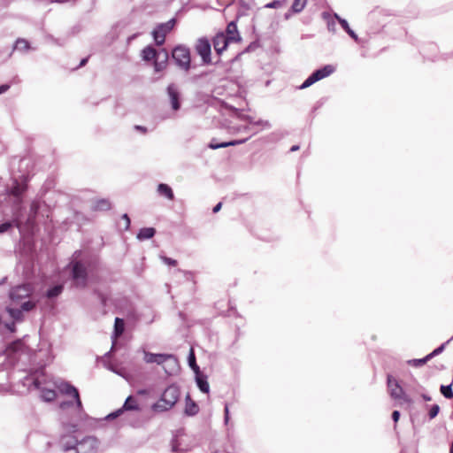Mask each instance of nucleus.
Listing matches in <instances>:
<instances>
[{
  "mask_svg": "<svg viewBox=\"0 0 453 453\" xmlns=\"http://www.w3.org/2000/svg\"><path fill=\"white\" fill-rule=\"evenodd\" d=\"M28 335L16 339L5 345L0 351V372H6V379H15V369L24 372L26 375L19 382L27 391L32 388L40 390V399L51 403L57 398L55 389L42 388L41 377L45 375V369L50 362L47 349L34 350L26 342Z\"/></svg>",
  "mask_w": 453,
  "mask_h": 453,
  "instance_id": "nucleus-1",
  "label": "nucleus"
},
{
  "mask_svg": "<svg viewBox=\"0 0 453 453\" xmlns=\"http://www.w3.org/2000/svg\"><path fill=\"white\" fill-rule=\"evenodd\" d=\"M140 56L142 61L152 65L155 73H162L168 67L170 58L185 73L196 67L192 65L191 50L184 44L175 45L170 52L165 48L156 49L152 44H148L141 50Z\"/></svg>",
  "mask_w": 453,
  "mask_h": 453,
  "instance_id": "nucleus-2",
  "label": "nucleus"
},
{
  "mask_svg": "<svg viewBox=\"0 0 453 453\" xmlns=\"http://www.w3.org/2000/svg\"><path fill=\"white\" fill-rule=\"evenodd\" d=\"M19 180L16 177L12 178L10 185L5 180L0 177V206H5L11 209L14 215L13 223L21 232L23 220L19 218L23 207V199L27 189V183L30 180L28 173H21Z\"/></svg>",
  "mask_w": 453,
  "mask_h": 453,
  "instance_id": "nucleus-3",
  "label": "nucleus"
},
{
  "mask_svg": "<svg viewBox=\"0 0 453 453\" xmlns=\"http://www.w3.org/2000/svg\"><path fill=\"white\" fill-rule=\"evenodd\" d=\"M59 423L61 429L66 432L77 433L81 423L92 419L87 413L85 417L78 418L79 411L75 406L74 399L65 400L59 403Z\"/></svg>",
  "mask_w": 453,
  "mask_h": 453,
  "instance_id": "nucleus-4",
  "label": "nucleus"
},
{
  "mask_svg": "<svg viewBox=\"0 0 453 453\" xmlns=\"http://www.w3.org/2000/svg\"><path fill=\"white\" fill-rule=\"evenodd\" d=\"M180 396V387L173 383L169 385L161 394L158 401L151 405V409L155 412H165L171 410Z\"/></svg>",
  "mask_w": 453,
  "mask_h": 453,
  "instance_id": "nucleus-5",
  "label": "nucleus"
},
{
  "mask_svg": "<svg viewBox=\"0 0 453 453\" xmlns=\"http://www.w3.org/2000/svg\"><path fill=\"white\" fill-rule=\"evenodd\" d=\"M218 106L223 115H228L229 117L236 118L240 120L246 121L251 126H262L263 127L268 129L271 128L272 127L271 123L268 120L258 119L255 121L253 117H251L250 115L242 113V111H244L243 109H240L233 105H230L229 104L223 100L218 101Z\"/></svg>",
  "mask_w": 453,
  "mask_h": 453,
  "instance_id": "nucleus-6",
  "label": "nucleus"
},
{
  "mask_svg": "<svg viewBox=\"0 0 453 453\" xmlns=\"http://www.w3.org/2000/svg\"><path fill=\"white\" fill-rule=\"evenodd\" d=\"M90 263L83 260H73L69 263L70 278L73 285L77 288H85L88 282V267Z\"/></svg>",
  "mask_w": 453,
  "mask_h": 453,
  "instance_id": "nucleus-7",
  "label": "nucleus"
},
{
  "mask_svg": "<svg viewBox=\"0 0 453 453\" xmlns=\"http://www.w3.org/2000/svg\"><path fill=\"white\" fill-rule=\"evenodd\" d=\"M55 386L61 395H68L74 399L75 406L79 411L78 418L85 417L86 411L81 399L79 389L67 380L58 381L55 383Z\"/></svg>",
  "mask_w": 453,
  "mask_h": 453,
  "instance_id": "nucleus-8",
  "label": "nucleus"
},
{
  "mask_svg": "<svg viewBox=\"0 0 453 453\" xmlns=\"http://www.w3.org/2000/svg\"><path fill=\"white\" fill-rule=\"evenodd\" d=\"M55 386L61 395H68L74 399L75 406L79 411L78 418L85 417L86 411L81 399L79 389L67 380L58 381L55 383Z\"/></svg>",
  "mask_w": 453,
  "mask_h": 453,
  "instance_id": "nucleus-9",
  "label": "nucleus"
},
{
  "mask_svg": "<svg viewBox=\"0 0 453 453\" xmlns=\"http://www.w3.org/2000/svg\"><path fill=\"white\" fill-rule=\"evenodd\" d=\"M176 24V19L172 18L166 22L157 24L153 30L151 31V35L153 38L154 44H152L156 49L164 48L163 45L165 42V36L169 34L174 27Z\"/></svg>",
  "mask_w": 453,
  "mask_h": 453,
  "instance_id": "nucleus-10",
  "label": "nucleus"
},
{
  "mask_svg": "<svg viewBox=\"0 0 453 453\" xmlns=\"http://www.w3.org/2000/svg\"><path fill=\"white\" fill-rule=\"evenodd\" d=\"M387 387L391 398L402 400L409 405L413 403V400L405 393L399 381L391 373H387Z\"/></svg>",
  "mask_w": 453,
  "mask_h": 453,
  "instance_id": "nucleus-11",
  "label": "nucleus"
},
{
  "mask_svg": "<svg viewBox=\"0 0 453 453\" xmlns=\"http://www.w3.org/2000/svg\"><path fill=\"white\" fill-rule=\"evenodd\" d=\"M211 45L212 42H211L206 36H202L196 40L194 49L196 53L201 58V65H209L212 64Z\"/></svg>",
  "mask_w": 453,
  "mask_h": 453,
  "instance_id": "nucleus-12",
  "label": "nucleus"
},
{
  "mask_svg": "<svg viewBox=\"0 0 453 453\" xmlns=\"http://www.w3.org/2000/svg\"><path fill=\"white\" fill-rule=\"evenodd\" d=\"M165 92L169 99L171 109L173 111H180L182 105L183 98L178 86L172 82L166 87Z\"/></svg>",
  "mask_w": 453,
  "mask_h": 453,
  "instance_id": "nucleus-13",
  "label": "nucleus"
},
{
  "mask_svg": "<svg viewBox=\"0 0 453 453\" xmlns=\"http://www.w3.org/2000/svg\"><path fill=\"white\" fill-rule=\"evenodd\" d=\"M100 441L96 436H85L80 440L76 453H96Z\"/></svg>",
  "mask_w": 453,
  "mask_h": 453,
  "instance_id": "nucleus-14",
  "label": "nucleus"
},
{
  "mask_svg": "<svg viewBox=\"0 0 453 453\" xmlns=\"http://www.w3.org/2000/svg\"><path fill=\"white\" fill-rule=\"evenodd\" d=\"M212 45L216 54L219 56L218 61L214 65H218L220 62V57L224 51H226L230 43H233L229 40L226 39L222 31H219L211 39Z\"/></svg>",
  "mask_w": 453,
  "mask_h": 453,
  "instance_id": "nucleus-15",
  "label": "nucleus"
},
{
  "mask_svg": "<svg viewBox=\"0 0 453 453\" xmlns=\"http://www.w3.org/2000/svg\"><path fill=\"white\" fill-rule=\"evenodd\" d=\"M74 434L75 433H68L63 430V434L59 436V445L63 451L67 452L73 449L76 451L80 440L74 436Z\"/></svg>",
  "mask_w": 453,
  "mask_h": 453,
  "instance_id": "nucleus-16",
  "label": "nucleus"
},
{
  "mask_svg": "<svg viewBox=\"0 0 453 453\" xmlns=\"http://www.w3.org/2000/svg\"><path fill=\"white\" fill-rule=\"evenodd\" d=\"M42 206H46V203L40 199H35L32 201L29 213L26 219V224L31 228L35 226L36 218L38 217Z\"/></svg>",
  "mask_w": 453,
  "mask_h": 453,
  "instance_id": "nucleus-17",
  "label": "nucleus"
},
{
  "mask_svg": "<svg viewBox=\"0 0 453 453\" xmlns=\"http://www.w3.org/2000/svg\"><path fill=\"white\" fill-rule=\"evenodd\" d=\"M241 15L242 14L239 13L235 19L231 20L227 24L225 31H222L224 36H226V39L229 40L232 42L238 43V42H242V36H241L238 27H237V21Z\"/></svg>",
  "mask_w": 453,
  "mask_h": 453,
  "instance_id": "nucleus-18",
  "label": "nucleus"
},
{
  "mask_svg": "<svg viewBox=\"0 0 453 453\" xmlns=\"http://www.w3.org/2000/svg\"><path fill=\"white\" fill-rule=\"evenodd\" d=\"M30 292V287L27 284H20L12 287L9 291V298L11 301H19L26 298Z\"/></svg>",
  "mask_w": 453,
  "mask_h": 453,
  "instance_id": "nucleus-19",
  "label": "nucleus"
},
{
  "mask_svg": "<svg viewBox=\"0 0 453 453\" xmlns=\"http://www.w3.org/2000/svg\"><path fill=\"white\" fill-rule=\"evenodd\" d=\"M167 358H173V354L144 352V361L147 364L164 365Z\"/></svg>",
  "mask_w": 453,
  "mask_h": 453,
  "instance_id": "nucleus-20",
  "label": "nucleus"
},
{
  "mask_svg": "<svg viewBox=\"0 0 453 453\" xmlns=\"http://www.w3.org/2000/svg\"><path fill=\"white\" fill-rule=\"evenodd\" d=\"M195 374V381L198 389L204 394H209L210 385L208 382V376L202 371L196 372Z\"/></svg>",
  "mask_w": 453,
  "mask_h": 453,
  "instance_id": "nucleus-21",
  "label": "nucleus"
},
{
  "mask_svg": "<svg viewBox=\"0 0 453 453\" xmlns=\"http://www.w3.org/2000/svg\"><path fill=\"white\" fill-rule=\"evenodd\" d=\"M199 410L197 403L195 402L188 393L185 396L184 415L187 417H194L199 412Z\"/></svg>",
  "mask_w": 453,
  "mask_h": 453,
  "instance_id": "nucleus-22",
  "label": "nucleus"
},
{
  "mask_svg": "<svg viewBox=\"0 0 453 453\" xmlns=\"http://www.w3.org/2000/svg\"><path fill=\"white\" fill-rule=\"evenodd\" d=\"M334 18L338 20L342 28L348 34V35L353 39L356 42H359V37L357 33L349 27L347 19L340 17L337 13H334Z\"/></svg>",
  "mask_w": 453,
  "mask_h": 453,
  "instance_id": "nucleus-23",
  "label": "nucleus"
},
{
  "mask_svg": "<svg viewBox=\"0 0 453 453\" xmlns=\"http://www.w3.org/2000/svg\"><path fill=\"white\" fill-rule=\"evenodd\" d=\"M111 209V203L107 198H99L93 201L91 210L94 211H107Z\"/></svg>",
  "mask_w": 453,
  "mask_h": 453,
  "instance_id": "nucleus-24",
  "label": "nucleus"
},
{
  "mask_svg": "<svg viewBox=\"0 0 453 453\" xmlns=\"http://www.w3.org/2000/svg\"><path fill=\"white\" fill-rule=\"evenodd\" d=\"M157 230L153 226H144L139 229L136 239L140 242L147 241L155 236Z\"/></svg>",
  "mask_w": 453,
  "mask_h": 453,
  "instance_id": "nucleus-25",
  "label": "nucleus"
},
{
  "mask_svg": "<svg viewBox=\"0 0 453 453\" xmlns=\"http://www.w3.org/2000/svg\"><path fill=\"white\" fill-rule=\"evenodd\" d=\"M164 365V370L167 375H173L177 372L180 369L178 358L173 354V358H167Z\"/></svg>",
  "mask_w": 453,
  "mask_h": 453,
  "instance_id": "nucleus-26",
  "label": "nucleus"
},
{
  "mask_svg": "<svg viewBox=\"0 0 453 453\" xmlns=\"http://www.w3.org/2000/svg\"><path fill=\"white\" fill-rule=\"evenodd\" d=\"M334 71L335 67L333 65H325L314 70L312 73H314L318 81H320L330 76L333 73H334Z\"/></svg>",
  "mask_w": 453,
  "mask_h": 453,
  "instance_id": "nucleus-27",
  "label": "nucleus"
},
{
  "mask_svg": "<svg viewBox=\"0 0 453 453\" xmlns=\"http://www.w3.org/2000/svg\"><path fill=\"white\" fill-rule=\"evenodd\" d=\"M157 192L160 196L165 197L168 200L174 199V193L170 185L166 183H159L157 188Z\"/></svg>",
  "mask_w": 453,
  "mask_h": 453,
  "instance_id": "nucleus-28",
  "label": "nucleus"
},
{
  "mask_svg": "<svg viewBox=\"0 0 453 453\" xmlns=\"http://www.w3.org/2000/svg\"><path fill=\"white\" fill-rule=\"evenodd\" d=\"M4 310L6 313L9 315L10 319L14 322L21 323L25 319V315L21 313L19 308L12 307L11 305H6Z\"/></svg>",
  "mask_w": 453,
  "mask_h": 453,
  "instance_id": "nucleus-29",
  "label": "nucleus"
},
{
  "mask_svg": "<svg viewBox=\"0 0 453 453\" xmlns=\"http://www.w3.org/2000/svg\"><path fill=\"white\" fill-rule=\"evenodd\" d=\"M123 410H125L126 411H141V406L139 405L138 402H137V399L130 395H128L124 403H123Z\"/></svg>",
  "mask_w": 453,
  "mask_h": 453,
  "instance_id": "nucleus-30",
  "label": "nucleus"
},
{
  "mask_svg": "<svg viewBox=\"0 0 453 453\" xmlns=\"http://www.w3.org/2000/svg\"><path fill=\"white\" fill-rule=\"evenodd\" d=\"M125 325L126 324H125L124 319L116 317L115 320H114V326H113V331L111 333V338H117V337L120 336L124 333Z\"/></svg>",
  "mask_w": 453,
  "mask_h": 453,
  "instance_id": "nucleus-31",
  "label": "nucleus"
},
{
  "mask_svg": "<svg viewBox=\"0 0 453 453\" xmlns=\"http://www.w3.org/2000/svg\"><path fill=\"white\" fill-rule=\"evenodd\" d=\"M31 43L28 40L24 38H18L12 47V50H19L20 52H27L31 50Z\"/></svg>",
  "mask_w": 453,
  "mask_h": 453,
  "instance_id": "nucleus-32",
  "label": "nucleus"
},
{
  "mask_svg": "<svg viewBox=\"0 0 453 453\" xmlns=\"http://www.w3.org/2000/svg\"><path fill=\"white\" fill-rule=\"evenodd\" d=\"M63 290L64 287L61 284L51 285L47 288L45 296L50 299H54L59 296Z\"/></svg>",
  "mask_w": 453,
  "mask_h": 453,
  "instance_id": "nucleus-33",
  "label": "nucleus"
},
{
  "mask_svg": "<svg viewBox=\"0 0 453 453\" xmlns=\"http://www.w3.org/2000/svg\"><path fill=\"white\" fill-rule=\"evenodd\" d=\"M188 365L194 373L201 371L199 365L196 363V357L193 349H189V353L188 355Z\"/></svg>",
  "mask_w": 453,
  "mask_h": 453,
  "instance_id": "nucleus-34",
  "label": "nucleus"
},
{
  "mask_svg": "<svg viewBox=\"0 0 453 453\" xmlns=\"http://www.w3.org/2000/svg\"><path fill=\"white\" fill-rule=\"evenodd\" d=\"M453 340V336L450 337L448 341H446L445 342L441 343V345H439L438 347H436L433 351H431L429 354H427L426 356L428 357L429 360H431L432 358L437 357L438 355L441 354L446 346Z\"/></svg>",
  "mask_w": 453,
  "mask_h": 453,
  "instance_id": "nucleus-35",
  "label": "nucleus"
},
{
  "mask_svg": "<svg viewBox=\"0 0 453 453\" xmlns=\"http://www.w3.org/2000/svg\"><path fill=\"white\" fill-rule=\"evenodd\" d=\"M124 412H126V411L123 410V406H121L120 408L107 414L102 420H106V421L114 420L115 418L120 417ZM92 420L100 421L101 419H96V418H92Z\"/></svg>",
  "mask_w": 453,
  "mask_h": 453,
  "instance_id": "nucleus-36",
  "label": "nucleus"
},
{
  "mask_svg": "<svg viewBox=\"0 0 453 453\" xmlns=\"http://www.w3.org/2000/svg\"><path fill=\"white\" fill-rule=\"evenodd\" d=\"M453 381L448 385H441L440 392L446 399H453Z\"/></svg>",
  "mask_w": 453,
  "mask_h": 453,
  "instance_id": "nucleus-37",
  "label": "nucleus"
},
{
  "mask_svg": "<svg viewBox=\"0 0 453 453\" xmlns=\"http://www.w3.org/2000/svg\"><path fill=\"white\" fill-rule=\"evenodd\" d=\"M306 2L307 0H294L289 9V12L293 13L301 12L304 9Z\"/></svg>",
  "mask_w": 453,
  "mask_h": 453,
  "instance_id": "nucleus-38",
  "label": "nucleus"
},
{
  "mask_svg": "<svg viewBox=\"0 0 453 453\" xmlns=\"http://www.w3.org/2000/svg\"><path fill=\"white\" fill-rule=\"evenodd\" d=\"M93 295L95 296H96V298L98 299V301L103 308H105L107 306L108 301H109L108 295H105L104 293H103L102 291H100L97 288L93 290Z\"/></svg>",
  "mask_w": 453,
  "mask_h": 453,
  "instance_id": "nucleus-39",
  "label": "nucleus"
},
{
  "mask_svg": "<svg viewBox=\"0 0 453 453\" xmlns=\"http://www.w3.org/2000/svg\"><path fill=\"white\" fill-rule=\"evenodd\" d=\"M17 324H18V322H14L13 320H11V321H3L2 320V324H1L2 330L4 332H8L10 334H13L17 331V326H16Z\"/></svg>",
  "mask_w": 453,
  "mask_h": 453,
  "instance_id": "nucleus-40",
  "label": "nucleus"
},
{
  "mask_svg": "<svg viewBox=\"0 0 453 453\" xmlns=\"http://www.w3.org/2000/svg\"><path fill=\"white\" fill-rule=\"evenodd\" d=\"M36 306L35 302L32 300H27L21 303V304L19 307V310L21 311V313L24 315L25 312L30 311L33 309H35Z\"/></svg>",
  "mask_w": 453,
  "mask_h": 453,
  "instance_id": "nucleus-41",
  "label": "nucleus"
},
{
  "mask_svg": "<svg viewBox=\"0 0 453 453\" xmlns=\"http://www.w3.org/2000/svg\"><path fill=\"white\" fill-rule=\"evenodd\" d=\"M428 361H430L428 357L425 356L422 358L409 359L407 361V365L413 366V367H420V366H423L424 365H426Z\"/></svg>",
  "mask_w": 453,
  "mask_h": 453,
  "instance_id": "nucleus-42",
  "label": "nucleus"
},
{
  "mask_svg": "<svg viewBox=\"0 0 453 453\" xmlns=\"http://www.w3.org/2000/svg\"><path fill=\"white\" fill-rule=\"evenodd\" d=\"M318 81V79L316 78V76L314 75L313 73H311L304 81L298 87L299 89H305L309 87H311V85H313L314 83H316Z\"/></svg>",
  "mask_w": 453,
  "mask_h": 453,
  "instance_id": "nucleus-43",
  "label": "nucleus"
},
{
  "mask_svg": "<svg viewBox=\"0 0 453 453\" xmlns=\"http://www.w3.org/2000/svg\"><path fill=\"white\" fill-rule=\"evenodd\" d=\"M440 410H441L440 406L436 403L430 405L428 412H427L428 418L430 420L435 418L437 417V415L439 414Z\"/></svg>",
  "mask_w": 453,
  "mask_h": 453,
  "instance_id": "nucleus-44",
  "label": "nucleus"
},
{
  "mask_svg": "<svg viewBox=\"0 0 453 453\" xmlns=\"http://www.w3.org/2000/svg\"><path fill=\"white\" fill-rule=\"evenodd\" d=\"M257 134V131H253L252 134H250L248 137L246 138H242V139H233V140H229L227 141L228 142V147H231V146H237V145H241V144H243L245 143L247 141H249V139L253 135Z\"/></svg>",
  "mask_w": 453,
  "mask_h": 453,
  "instance_id": "nucleus-45",
  "label": "nucleus"
},
{
  "mask_svg": "<svg viewBox=\"0 0 453 453\" xmlns=\"http://www.w3.org/2000/svg\"><path fill=\"white\" fill-rule=\"evenodd\" d=\"M122 343L117 341V338H111V349L104 354L105 357H109L112 352L117 351L119 348H121Z\"/></svg>",
  "mask_w": 453,
  "mask_h": 453,
  "instance_id": "nucleus-46",
  "label": "nucleus"
},
{
  "mask_svg": "<svg viewBox=\"0 0 453 453\" xmlns=\"http://www.w3.org/2000/svg\"><path fill=\"white\" fill-rule=\"evenodd\" d=\"M283 4V0H273L270 3L266 4L265 7L269 9H278L280 8Z\"/></svg>",
  "mask_w": 453,
  "mask_h": 453,
  "instance_id": "nucleus-47",
  "label": "nucleus"
},
{
  "mask_svg": "<svg viewBox=\"0 0 453 453\" xmlns=\"http://www.w3.org/2000/svg\"><path fill=\"white\" fill-rule=\"evenodd\" d=\"M212 73V71H203L201 72L200 73L198 74H195L191 77V81L193 82H196L200 80H203L204 79L205 77H207L208 75H210L211 73Z\"/></svg>",
  "mask_w": 453,
  "mask_h": 453,
  "instance_id": "nucleus-48",
  "label": "nucleus"
},
{
  "mask_svg": "<svg viewBox=\"0 0 453 453\" xmlns=\"http://www.w3.org/2000/svg\"><path fill=\"white\" fill-rule=\"evenodd\" d=\"M258 47H259V42L257 40L253 41L247 47H245L243 50H242V53H244V54L250 53V52L255 50Z\"/></svg>",
  "mask_w": 453,
  "mask_h": 453,
  "instance_id": "nucleus-49",
  "label": "nucleus"
},
{
  "mask_svg": "<svg viewBox=\"0 0 453 453\" xmlns=\"http://www.w3.org/2000/svg\"><path fill=\"white\" fill-rule=\"evenodd\" d=\"M121 220L124 221V226L122 228L123 231H128L131 226V219L127 213H124L121 216Z\"/></svg>",
  "mask_w": 453,
  "mask_h": 453,
  "instance_id": "nucleus-50",
  "label": "nucleus"
},
{
  "mask_svg": "<svg viewBox=\"0 0 453 453\" xmlns=\"http://www.w3.org/2000/svg\"><path fill=\"white\" fill-rule=\"evenodd\" d=\"M160 258L164 264H165L169 266H176L178 264L176 259L166 257V256H160Z\"/></svg>",
  "mask_w": 453,
  "mask_h": 453,
  "instance_id": "nucleus-51",
  "label": "nucleus"
},
{
  "mask_svg": "<svg viewBox=\"0 0 453 453\" xmlns=\"http://www.w3.org/2000/svg\"><path fill=\"white\" fill-rule=\"evenodd\" d=\"M449 59H453V51L449 52V53H442L439 57L431 58L432 61L449 60Z\"/></svg>",
  "mask_w": 453,
  "mask_h": 453,
  "instance_id": "nucleus-52",
  "label": "nucleus"
},
{
  "mask_svg": "<svg viewBox=\"0 0 453 453\" xmlns=\"http://www.w3.org/2000/svg\"><path fill=\"white\" fill-rule=\"evenodd\" d=\"M12 226V223L8 220L0 223V234L6 233Z\"/></svg>",
  "mask_w": 453,
  "mask_h": 453,
  "instance_id": "nucleus-53",
  "label": "nucleus"
},
{
  "mask_svg": "<svg viewBox=\"0 0 453 453\" xmlns=\"http://www.w3.org/2000/svg\"><path fill=\"white\" fill-rule=\"evenodd\" d=\"M230 420V411H229V405L227 403H225L224 404V424L227 425Z\"/></svg>",
  "mask_w": 453,
  "mask_h": 453,
  "instance_id": "nucleus-54",
  "label": "nucleus"
},
{
  "mask_svg": "<svg viewBox=\"0 0 453 453\" xmlns=\"http://www.w3.org/2000/svg\"><path fill=\"white\" fill-rule=\"evenodd\" d=\"M172 452L177 453L180 451V443L176 437H173L171 441Z\"/></svg>",
  "mask_w": 453,
  "mask_h": 453,
  "instance_id": "nucleus-55",
  "label": "nucleus"
},
{
  "mask_svg": "<svg viewBox=\"0 0 453 453\" xmlns=\"http://www.w3.org/2000/svg\"><path fill=\"white\" fill-rule=\"evenodd\" d=\"M324 104V99H320L315 104L314 106L312 107L311 111V115H312V118H314V114L315 112L320 109Z\"/></svg>",
  "mask_w": 453,
  "mask_h": 453,
  "instance_id": "nucleus-56",
  "label": "nucleus"
},
{
  "mask_svg": "<svg viewBox=\"0 0 453 453\" xmlns=\"http://www.w3.org/2000/svg\"><path fill=\"white\" fill-rule=\"evenodd\" d=\"M220 142H219L216 138H212L211 142L208 144V148L211 150H218L219 149Z\"/></svg>",
  "mask_w": 453,
  "mask_h": 453,
  "instance_id": "nucleus-57",
  "label": "nucleus"
},
{
  "mask_svg": "<svg viewBox=\"0 0 453 453\" xmlns=\"http://www.w3.org/2000/svg\"><path fill=\"white\" fill-rule=\"evenodd\" d=\"M228 132L232 134L242 133V125L228 127Z\"/></svg>",
  "mask_w": 453,
  "mask_h": 453,
  "instance_id": "nucleus-58",
  "label": "nucleus"
},
{
  "mask_svg": "<svg viewBox=\"0 0 453 453\" xmlns=\"http://www.w3.org/2000/svg\"><path fill=\"white\" fill-rule=\"evenodd\" d=\"M400 417H401V412L399 411L395 410V411H392L391 418H392V420L395 423V427L396 426V423L400 419Z\"/></svg>",
  "mask_w": 453,
  "mask_h": 453,
  "instance_id": "nucleus-59",
  "label": "nucleus"
},
{
  "mask_svg": "<svg viewBox=\"0 0 453 453\" xmlns=\"http://www.w3.org/2000/svg\"><path fill=\"white\" fill-rule=\"evenodd\" d=\"M134 129L142 134H145L148 133V128L145 126L142 125H134Z\"/></svg>",
  "mask_w": 453,
  "mask_h": 453,
  "instance_id": "nucleus-60",
  "label": "nucleus"
},
{
  "mask_svg": "<svg viewBox=\"0 0 453 453\" xmlns=\"http://www.w3.org/2000/svg\"><path fill=\"white\" fill-rule=\"evenodd\" d=\"M88 59H89V56L82 58L80 61V64L74 68V70H77L79 68L85 66L87 65V63L88 62Z\"/></svg>",
  "mask_w": 453,
  "mask_h": 453,
  "instance_id": "nucleus-61",
  "label": "nucleus"
},
{
  "mask_svg": "<svg viewBox=\"0 0 453 453\" xmlns=\"http://www.w3.org/2000/svg\"><path fill=\"white\" fill-rule=\"evenodd\" d=\"M11 88V84L10 83H3L0 85V95H3L4 94L5 92H7Z\"/></svg>",
  "mask_w": 453,
  "mask_h": 453,
  "instance_id": "nucleus-62",
  "label": "nucleus"
},
{
  "mask_svg": "<svg viewBox=\"0 0 453 453\" xmlns=\"http://www.w3.org/2000/svg\"><path fill=\"white\" fill-rule=\"evenodd\" d=\"M327 28L329 31H332V32L335 31V21L334 19L327 21Z\"/></svg>",
  "mask_w": 453,
  "mask_h": 453,
  "instance_id": "nucleus-63",
  "label": "nucleus"
},
{
  "mask_svg": "<svg viewBox=\"0 0 453 453\" xmlns=\"http://www.w3.org/2000/svg\"><path fill=\"white\" fill-rule=\"evenodd\" d=\"M239 4H240L241 7H242L245 10L250 9V3L246 2L245 0H239Z\"/></svg>",
  "mask_w": 453,
  "mask_h": 453,
  "instance_id": "nucleus-64",
  "label": "nucleus"
}]
</instances>
